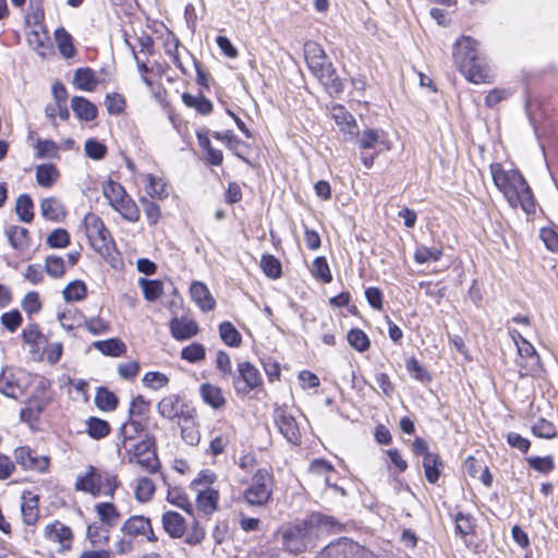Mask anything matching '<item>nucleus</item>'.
<instances>
[{"instance_id":"obj_1","label":"nucleus","mask_w":558,"mask_h":558,"mask_svg":"<svg viewBox=\"0 0 558 558\" xmlns=\"http://www.w3.org/2000/svg\"><path fill=\"white\" fill-rule=\"evenodd\" d=\"M489 169L494 184L512 208L520 206L527 215L535 213L532 190L519 170H506L498 162L492 163Z\"/></svg>"},{"instance_id":"obj_2","label":"nucleus","mask_w":558,"mask_h":558,"mask_svg":"<svg viewBox=\"0 0 558 558\" xmlns=\"http://www.w3.org/2000/svg\"><path fill=\"white\" fill-rule=\"evenodd\" d=\"M477 43L469 36H463L453 46V61L465 78L475 84L484 83L489 77V71L476 49Z\"/></svg>"},{"instance_id":"obj_3","label":"nucleus","mask_w":558,"mask_h":558,"mask_svg":"<svg viewBox=\"0 0 558 558\" xmlns=\"http://www.w3.org/2000/svg\"><path fill=\"white\" fill-rule=\"evenodd\" d=\"M119 485L117 475L89 465L84 473L77 475L74 487L77 492L89 494L93 497L104 495L112 498Z\"/></svg>"},{"instance_id":"obj_4","label":"nucleus","mask_w":558,"mask_h":558,"mask_svg":"<svg viewBox=\"0 0 558 558\" xmlns=\"http://www.w3.org/2000/svg\"><path fill=\"white\" fill-rule=\"evenodd\" d=\"M102 194L110 206L125 220L136 222L140 219V209L135 202L126 194L124 187L113 180L102 184Z\"/></svg>"},{"instance_id":"obj_5","label":"nucleus","mask_w":558,"mask_h":558,"mask_svg":"<svg viewBox=\"0 0 558 558\" xmlns=\"http://www.w3.org/2000/svg\"><path fill=\"white\" fill-rule=\"evenodd\" d=\"M126 460L129 463H135L148 473H156L160 468V462L155 449V439L146 437L145 439L126 446Z\"/></svg>"},{"instance_id":"obj_6","label":"nucleus","mask_w":558,"mask_h":558,"mask_svg":"<svg viewBox=\"0 0 558 558\" xmlns=\"http://www.w3.org/2000/svg\"><path fill=\"white\" fill-rule=\"evenodd\" d=\"M317 558H379L369 548L348 537L328 544Z\"/></svg>"},{"instance_id":"obj_7","label":"nucleus","mask_w":558,"mask_h":558,"mask_svg":"<svg viewBox=\"0 0 558 558\" xmlns=\"http://www.w3.org/2000/svg\"><path fill=\"white\" fill-rule=\"evenodd\" d=\"M272 495V475L266 469H258L243 492V498L250 506H264Z\"/></svg>"},{"instance_id":"obj_8","label":"nucleus","mask_w":558,"mask_h":558,"mask_svg":"<svg viewBox=\"0 0 558 558\" xmlns=\"http://www.w3.org/2000/svg\"><path fill=\"white\" fill-rule=\"evenodd\" d=\"M157 412L167 420L173 421L179 418L183 423L191 422L196 411L179 395H169L163 397L157 403Z\"/></svg>"},{"instance_id":"obj_9","label":"nucleus","mask_w":558,"mask_h":558,"mask_svg":"<svg viewBox=\"0 0 558 558\" xmlns=\"http://www.w3.org/2000/svg\"><path fill=\"white\" fill-rule=\"evenodd\" d=\"M84 225L92 246L99 253H108L114 242L101 218L95 214H88L84 219Z\"/></svg>"},{"instance_id":"obj_10","label":"nucleus","mask_w":558,"mask_h":558,"mask_svg":"<svg viewBox=\"0 0 558 558\" xmlns=\"http://www.w3.org/2000/svg\"><path fill=\"white\" fill-rule=\"evenodd\" d=\"M238 375L233 376V387L239 396H246L263 385L259 371L250 362H241L236 367Z\"/></svg>"},{"instance_id":"obj_11","label":"nucleus","mask_w":558,"mask_h":558,"mask_svg":"<svg viewBox=\"0 0 558 558\" xmlns=\"http://www.w3.org/2000/svg\"><path fill=\"white\" fill-rule=\"evenodd\" d=\"M308 543V530L305 522L291 525L282 532L283 549L291 554H300L305 550Z\"/></svg>"},{"instance_id":"obj_12","label":"nucleus","mask_w":558,"mask_h":558,"mask_svg":"<svg viewBox=\"0 0 558 558\" xmlns=\"http://www.w3.org/2000/svg\"><path fill=\"white\" fill-rule=\"evenodd\" d=\"M121 532L124 535H129L132 537L143 536L148 542H157L158 537L156 536L151 522L149 518L144 515H132L121 526Z\"/></svg>"},{"instance_id":"obj_13","label":"nucleus","mask_w":558,"mask_h":558,"mask_svg":"<svg viewBox=\"0 0 558 558\" xmlns=\"http://www.w3.org/2000/svg\"><path fill=\"white\" fill-rule=\"evenodd\" d=\"M275 424L280 434L292 445L301 442V433L298 423L291 414L283 409H277L274 414Z\"/></svg>"},{"instance_id":"obj_14","label":"nucleus","mask_w":558,"mask_h":558,"mask_svg":"<svg viewBox=\"0 0 558 558\" xmlns=\"http://www.w3.org/2000/svg\"><path fill=\"white\" fill-rule=\"evenodd\" d=\"M14 458L16 463L24 470L45 472L49 466L48 458L36 454L28 446L16 448L14 450Z\"/></svg>"},{"instance_id":"obj_15","label":"nucleus","mask_w":558,"mask_h":558,"mask_svg":"<svg viewBox=\"0 0 558 558\" xmlns=\"http://www.w3.org/2000/svg\"><path fill=\"white\" fill-rule=\"evenodd\" d=\"M314 76L320 82L326 92L329 95H339L344 89L342 80L337 74V71L331 62L325 64V66Z\"/></svg>"},{"instance_id":"obj_16","label":"nucleus","mask_w":558,"mask_h":558,"mask_svg":"<svg viewBox=\"0 0 558 558\" xmlns=\"http://www.w3.org/2000/svg\"><path fill=\"white\" fill-rule=\"evenodd\" d=\"M198 330L197 323L187 316L174 317L170 320V331L175 340H189L196 336Z\"/></svg>"},{"instance_id":"obj_17","label":"nucleus","mask_w":558,"mask_h":558,"mask_svg":"<svg viewBox=\"0 0 558 558\" xmlns=\"http://www.w3.org/2000/svg\"><path fill=\"white\" fill-rule=\"evenodd\" d=\"M518 337L521 340V344L517 342L518 353L520 355V360L517 364L525 371V374H527L538 367L539 357L536 350L529 341H526L520 333H518Z\"/></svg>"},{"instance_id":"obj_18","label":"nucleus","mask_w":558,"mask_h":558,"mask_svg":"<svg viewBox=\"0 0 558 558\" xmlns=\"http://www.w3.org/2000/svg\"><path fill=\"white\" fill-rule=\"evenodd\" d=\"M357 144L362 149H377L378 154L383 149H389L388 141L385 138V134L383 131L366 129L364 130L357 138Z\"/></svg>"},{"instance_id":"obj_19","label":"nucleus","mask_w":558,"mask_h":558,"mask_svg":"<svg viewBox=\"0 0 558 558\" xmlns=\"http://www.w3.org/2000/svg\"><path fill=\"white\" fill-rule=\"evenodd\" d=\"M161 522L165 532L172 538H180L186 532L184 518L175 511H166L162 514Z\"/></svg>"},{"instance_id":"obj_20","label":"nucleus","mask_w":558,"mask_h":558,"mask_svg":"<svg viewBox=\"0 0 558 558\" xmlns=\"http://www.w3.org/2000/svg\"><path fill=\"white\" fill-rule=\"evenodd\" d=\"M219 492L209 487H205L197 492L196 507L205 515L213 514L218 507Z\"/></svg>"},{"instance_id":"obj_21","label":"nucleus","mask_w":558,"mask_h":558,"mask_svg":"<svg viewBox=\"0 0 558 558\" xmlns=\"http://www.w3.org/2000/svg\"><path fill=\"white\" fill-rule=\"evenodd\" d=\"M144 421L130 417V420L120 428L119 436L121 438V442L117 444L118 451L121 452V448H126V446H130V442L144 430Z\"/></svg>"},{"instance_id":"obj_22","label":"nucleus","mask_w":558,"mask_h":558,"mask_svg":"<svg viewBox=\"0 0 558 558\" xmlns=\"http://www.w3.org/2000/svg\"><path fill=\"white\" fill-rule=\"evenodd\" d=\"M191 298L199 306L203 312L214 310L216 302L211 296L208 288L199 281H195L190 288Z\"/></svg>"},{"instance_id":"obj_23","label":"nucleus","mask_w":558,"mask_h":558,"mask_svg":"<svg viewBox=\"0 0 558 558\" xmlns=\"http://www.w3.org/2000/svg\"><path fill=\"white\" fill-rule=\"evenodd\" d=\"M332 118L336 121V124L340 128L343 133H347L351 136L359 134V129L353 116L345 110V108L341 105L335 106L332 108Z\"/></svg>"},{"instance_id":"obj_24","label":"nucleus","mask_w":558,"mask_h":558,"mask_svg":"<svg viewBox=\"0 0 558 558\" xmlns=\"http://www.w3.org/2000/svg\"><path fill=\"white\" fill-rule=\"evenodd\" d=\"M71 108L76 118L82 121H93L97 118L98 109L87 98L74 96L71 99Z\"/></svg>"},{"instance_id":"obj_25","label":"nucleus","mask_w":558,"mask_h":558,"mask_svg":"<svg viewBox=\"0 0 558 558\" xmlns=\"http://www.w3.org/2000/svg\"><path fill=\"white\" fill-rule=\"evenodd\" d=\"M38 502L39 498L37 495H32L31 493H27V495L23 494L21 512L25 524L34 525L37 522L39 518Z\"/></svg>"},{"instance_id":"obj_26","label":"nucleus","mask_w":558,"mask_h":558,"mask_svg":"<svg viewBox=\"0 0 558 558\" xmlns=\"http://www.w3.org/2000/svg\"><path fill=\"white\" fill-rule=\"evenodd\" d=\"M199 393L203 401L210 405L213 409L218 410L226 404V399L218 386L204 383L199 387Z\"/></svg>"},{"instance_id":"obj_27","label":"nucleus","mask_w":558,"mask_h":558,"mask_svg":"<svg viewBox=\"0 0 558 558\" xmlns=\"http://www.w3.org/2000/svg\"><path fill=\"white\" fill-rule=\"evenodd\" d=\"M95 510L99 518V523L107 527H113L118 524L121 514L112 502L96 504Z\"/></svg>"},{"instance_id":"obj_28","label":"nucleus","mask_w":558,"mask_h":558,"mask_svg":"<svg viewBox=\"0 0 558 558\" xmlns=\"http://www.w3.org/2000/svg\"><path fill=\"white\" fill-rule=\"evenodd\" d=\"M73 84L80 90L93 92L98 85V80L92 69L80 68L74 73Z\"/></svg>"},{"instance_id":"obj_29","label":"nucleus","mask_w":558,"mask_h":558,"mask_svg":"<svg viewBox=\"0 0 558 558\" xmlns=\"http://www.w3.org/2000/svg\"><path fill=\"white\" fill-rule=\"evenodd\" d=\"M93 347L100 351L104 355L118 357L126 352V345L118 338L95 341Z\"/></svg>"},{"instance_id":"obj_30","label":"nucleus","mask_w":558,"mask_h":558,"mask_svg":"<svg viewBox=\"0 0 558 558\" xmlns=\"http://www.w3.org/2000/svg\"><path fill=\"white\" fill-rule=\"evenodd\" d=\"M28 45L40 56L45 57L49 50V37L43 28H34L27 34Z\"/></svg>"},{"instance_id":"obj_31","label":"nucleus","mask_w":558,"mask_h":558,"mask_svg":"<svg viewBox=\"0 0 558 558\" xmlns=\"http://www.w3.org/2000/svg\"><path fill=\"white\" fill-rule=\"evenodd\" d=\"M40 213L45 219L51 221H60L65 215L63 206L54 197H47L41 201Z\"/></svg>"},{"instance_id":"obj_32","label":"nucleus","mask_w":558,"mask_h":558,"mask_svg":"<svg viewBox=\"0 0 558 558\" xmlns=\"http://www.w3.org/2000/svg\"><path fill=\"white\" fill-rule=\"evenodd\" d=\"M54 39L60 53L65 58H73L76 50L73 45V38L71 34L63 27L57 28L54 32Z\"/></svg>"},{"instance_id":"obj_33","label":"nucleus","mask_w":558,"mask_h":558,"mask_svg":"<svg viewBox=\"0 0 558 558\" xmlns=\"http://www.w3.org/2000/svg\"><path fill=\"white\" fill-rule=\"evenodd\" d=\"M59 171L52 163H43L36 167V181L43 187H50L59 178Z\"/></svg>"},{"instance_id":"obj_34","label":"nucleus","mask_w":558,"mask_h":558,"mask_svg":"<svg viewBox=\"0 0 558 558\" xmlns=\"http://www.w3.org/2000/svg\"><path fill=\"white\" fill-rule=\"evenodd\" d=\"M45 536L53 542L65 543L71 542L73 534L69 526L56 521L45 527Z\"/></svg>"},{"instance_id":"obj_35","label":"nucleus","mask_w":558,"mask_h":558,"mask_svg":"<svg viewBox=\"0 0 558 558\" xmlns=\"http://www.w3.org/2000/svg\"><path fill=\"white\" fill-rule=\"evenodd\" d=\"M441 466L442 462L438 454H426V457L423 458L424 473L426 480L432 484H435L438 481L441 473Z\"/></svg>"},{"instance_id":"obj_36","label":"nucleus","mask_w":558,"mask_h":558,"mask_svg":"<svg viewBox=\"0 0 558 558\" xmlns=\"http://www.w3.org/2000/svg\"><path fill=\"white\" fill-rule=\"evenodd\" d=\"M167 500L181 508L189 514H193V504L190 501L186 493L181 487H170L167 493Z\"/></svg>"},{"instance_id":"obj_37","label":"nucleus","mask_w":558,"mask_h":558,"mask_svg":"<svg viewBox=\"0 0 558 558\" xmlns=\"http://www.w3.org/2000/svg\"><path fill=\"white\" fill-rule=\"evenodd\" d=\"M10 244L16 250H25L29 246V233L26 228L13 226L7 230Z\"/></svg>"},{"instance_id":"obj_38","label":"nucleus","mask_w":558,"mask_h":558,"mask_svg":"<svg viewBox=\"0 0 558 558\" xmlns=\"http://www.w3.org/2000/svg\"><path fill=\"white\" fill-rule=\"evenodd\" d=\"M87 538L94 546L108 544L110 539L109 527L99 522H93L87 526Z\"/></svg>"},{"instance_id":"obj_39","label":"nucleus","mask_w":558,"mask_h":558,"mask_svg":"<svg viewBox=\"0 0 558 558\" xmlns=\"http://www.w3.org/2000/svg\"><path fill=\"white\" fill-rule=\"evenodd\" d=\"M156 490L155 483L146 476L137 478L134 487V495L137 501L147 502L151 500Z\"/></svg>"},{"instance_id":"obj_40","label":"nucleus","mask_w":558,"mask_h":558,"mask_svg":"<svg viewBox=\"0 0 558 558\" xmlns=\"http://www.w3.org/2000/svg\"><path fill=\"white\" fill-rule=\"evenodd\" d=\"M34 204L28 194H22L17 197L15 211L21 221L29 223L34 219Z\"/></svg>"},{"instance_id":"obj_41","label":"nucleus","mask_w":558,"mask_h":558,"mask_svg":"<svg viewBox=\"0 0 558 558\" xmlns=\"http://www.w3.org/2000/svg\"><path fill=\"white\" fill-rule=\"evenodd\" d=\"M95 403L102 411H112L118 405V398L109 389L100 387L96 391Z\"/></svg>"},{"instance_id":"obj_42","label":"nucleus","mask_w":558,"mask_h":558,"mask_svg":"<svg viewBox=\"0 0 558 558\" xmlns=\"http://www.w3.org/2000/svg\"><path fill=\"white\" fill-rule=\"evenodd\" d=\"M138 284L143 290L144 298L149 302L159 299L163 292L162 282L159 280L141 278Z\"/></svg>"},{"instance_id":"obj_43","label":"nucleus","mask_w":558,"mask_h":558,"mask_svg":"<svg viewBox=\"0 0 558 558\" xmlns=\"http://www.w3.org/2000/svg\"><path fill=\"white\" fill-rule=\"evenodd\" d=\"M219 333L221 340L229 347H239L242 337L236 328L230 322H223L219 325Z\"/></svg>"},{"instance_id":"obj_44","label":"nucleus","mask_w":558,"mask_h":558,"mask_svg":"<svg viewBox=\"0 0 558 558\" xmlns=\"http://www.w3.org/2000/svg\"><path fill=\"white\" fill-rule=\"evenodd\" d=\"M87 434L93 439L105 438L110 433V425L107 421L98 417H89L86 422Z\"/></svg>"},{"instance_id":"obj_45","label":"nucleus","mask_w":558,"mask_h":558,"mask_svg":"<svg viewBox=\"0 0 558 558\" xmlns=\"http://www.w3.org/2000/svg\"><path fill=\"white\" fill-rule=\"evenodd\" d=\"M182 100L185 106L195 108L201 114H208L213 111V104L204 96H194L189 93L182 95Z\"/></svg>"},{"instance_id":"obj_46","label":"nucleus","mask_w":558,"mask_h":558,"mask_svg":"<svg viewBox=\"0 0 558 558\" xmlns=\"http://www.w3.org/2000/svg\"><path fill=\"white\" fill-rule=\"evenodd\" d=\"M86 284L81 280L70 282L62 291L66 302L81 301L86 296Z\"/></svg>"},{"instance_id":"obj_47","label":"nucleus","mask_w":558,"mask_h":558,"mask_svg":"<svg viewBox=\"0 0 558 558\" xmlns=\"http://www.w3.org/2000/svg\"><path fill=\"white\" fill-rule=\"evenodd\" d=\"M347 339L350 345L359 352H365L371 347L367 335L359 328L351 329L348 332Z\"/></svg>"},{"instance_id":"obj_48","label":"nucleus","mask_w":558,"mask_h":558,"mask_svg":"<svg viewBox=\"0 0 558 558\" xmlns=\"http://www.w3.org/2000/svg\"><path fill=\"white\" fill-rule=\"evenodd\" d=\"M181 437L185 444L190 446H196L201 440V433L195 424V417L191 418V422L183 423L181 421Z\"/></svg>"},{"instance_id":"obj_49","label":"nucleus","mask_w":558,"mask_h":558,"mask_svg":"<svg viewBox=\"0 0 558 558\" xmlns=\"http://www.w3.org/2000/svg\"><path fill=\"white\" fill-rule=\"evenodd\" d=\"M206 349L203 344L194 342L186 345L181 351V359L190 363H197L205 359Z\"/></svg>"},{"instance_id":"obj_50","label":"nucleus","mask_w":558,"mask_h":558,"mask_svg":"<svg viewBox=\"0 0 558 558\" xmlns=\"http://www.w3.org/2000/svg\"><path fill=\"white\" fill-rule=\"evenodd\" d=\"M442 255V251L436 247H427L425 245H420L416 247L414 253V260L417 264H425L430 260L437 262L440 259Z\"/></svg>"},{"instance_id":"obj_51","label":"nucleus","mask_w":558,"mask_h":558,"mask_svg":"<svg viewBox=\"0 0 558 558\" xmlns=\"http://www.w3.org/2000/svg\"><path fill=\"white\" fill-rule=\"evenodd\" d=\"M45 270L52 278H62L65 272L63 258L56 255L47 256L45 260Z\"/></svg>"},{"instance_id":"obj_52","label":"nucleus","mask_w":558,"mask_h":558,"mask_svg":"<svg viewBox=\"0 0 558 558\" xmlns=\"http://www.w3.org/2000/svg\"><path fill=\"white\" fill-rule=\"evenodd\" d=\"M148 411L149 402L146 401L143 396H137L131 401L129 409L130 417L145 422Z\"/></svg>"},{"instance_id":"obj_53","label":"nucleus","mask_w":558,"mask_h":558,"mask_svg":"<svg viewBox=\"0 0 558 558\" xmlns=\"http://www.w3.org/2000/svg\"><path fill=\"white\" fill-rule=\"evenodd\" d=\"M29 12L26 15V23L33 24L34 27L43 28L44 10L40 0H29Z\"/></svg>"},{"instance_id":"obj_54","label":"nucleus","mask_w":558,"mask_h":558,"mask_svg":"<svg viewBox=\"0 0 558 558\" xmlns=\"http://www.w3.org/2000/svg\"><path fill=\"white\" fill-rule=\"evenodd\" d=\"M260 266L265 275L271 279H277L281 276V264L272 255H264L260 260Z\"/></svg>"},{"instance_id":"obj_55","label":"nucleus","mask_w":558,"mask_h":558,"mask_svg":"<svg viewBox=\"0 0 558 558\" xmlns=\"http://www.w3.org/2000/svg\"><path fill=\"white\" fill-rule=\"evenodd\" d=\"M529 465L542 474H548L555 469L553 457H529L526 459Z\"/></svg>"},{"instance_id":"obj_56","label":"nucleus","mask_w":558,"mask_h":558,"mask_svg":"<svg viewBox=\"0 0 558 558\" xmlns=\"http://www.w3.org/2000/svg\"><path fill=\"white\" fill-rule=\"evenodd\" d=\"M21 387L5 372L0 375V392L7 397L16 399L21 393Z\"/></svg>"},{"instance_id":"obj_57","label":"nucleus","mask_w":558,"mask_h":558,"mask_svg":"<svg viewBox=\"0 0 558 558\" xmlns=\"http://www.w3.org/2000/svg\"><path fill=\"white\" fill-rule=\"evenodd\" d=\"M47 244L52 248H63L70 244V235L65 229L59 228L53 230L47 236Z\"/></svg>"},{"instance_id":"obj_58","label":"nucleus","mask_w":558,"mask_h":558,"mask_svg":"<svg viewBox=\"0 0 558 558\" xmlns=\"http://www.w3.org/2000/svg\"><path fill=\"white\" fill-rule=\"evenodd\" d=\"M532 432L537 437L548 439L555 437L557 433L556 426L545 418H538L532 426Z\"/></svg>"},{"instance_id":"obj_59","label":"nucleus","mask_w":558,"mask_h":558,"mask_svg":"<svg viewBox=\"0 0 558 558\" xmlns=\"http://www.w3.org/2000/svg\"><path fill=\"white\" fill-rule=\"evenodd\" d=\"M147 181H148L147 191L150 196L159 197V198H163V197L168 196L167 185L162 181V179L157 178L153 174H148Z\"/></svg>"},{"instance_id":"obj_60","label":"nucleus","mask_w":558,"mask_h":558,"mask_svg":"<svg viewBox=\"0 0 558 558\" xmlns=\"http://www.w3.org/2000/svg\"><path fill=\"white\" fill-rule=\"evenodd\" d=\"M313 275L325 283H328L332 280V276L325 257H316L314 259Z\"/></svg>"},{"instance_id":"obj_61","label":"nucleus","mask_w":558,"mask_h":558,"mask_svg":"<svg viewBox=\"0 0 558 558\" xmlns=\"http://www.w3.org/2000/svg\"><path fill=\"white\" fill-rule=\"evenodd\" d=\"M37 158H56L58 157L59 147L53 141L39 140L36 144Z\"/></svg>"},{"instance_id":"obj_62","label":"nucleus","mask_w":558,"mask_h":558,"mask_svg":"<svg viewBox=\"0 0 558 558\" xmlns=\"http://www.w3.org/2000/svg\"><path fill=\"white\" fill-rule=\"evenodd\" d=\"M143 383L145 386L158 390L169 384V378L159 372H148L144 375Z\"/></svg>"},{"instance_id":"obj_63","label":"nucleus","mask_w":558,"mask_h":558,"mask_svg":"<svg viewBox=\"0 0 558 558\" xmlns=\"http://www.w3.org/2000/svg\"><path fill=\"white\" fill-rule=\"evenodd\" d=\"M407 371L420 381H429L430 376L427 371L420 364L415 357H410L405 361Z\"/></svg>"},{"instance_id":"obj_64","label":"nucleus","mask_w":558,"mask_h":558,"mask_svg":"<svg viewBox=\"0 0 558 558\" xmlns=\"http://www.w3.org/2000/svg\"><path fill=\"white\" fill-rule=\"evenodd\" d=\"M84 148H85L86 155L94 160H100V159L105 158L106 153H107V147L94 138L87 140L85 142Z\"/></svg>"}]
</instances>
